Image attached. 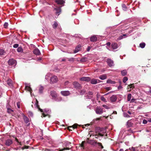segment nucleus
Returning <instances> with one entry per match:
<instances>
[{
    "label": "nucleus",
    "instance_id": "09e8293b",
    "mask_svg": "<svg viewBox=\"0 0 151 151\" xmlns=\"http://www.w3.org/2000/svg\"><path fill=\"white\" fill-rule=\"evenodd\" d=\"M8 25V24L7 22H5L4 24V27L5 28L7 27Z\"/></svg>",
    "mask_w": 151,
    "mask_h": 151
},
{
    "label": "nucleus",
    "instance_id": "f03ea898",
    "mask_svg": "<svg viewBox=\"0 0 151 151\" xmlns=\"http://www.w3.org/2000/svg\"><path fill=\"white\" fill-rule=\"evenodd\" d=\"M46 80L50 83H56L58 81V78L57 76H45V81Z\"/></svg>",
    "mask_w": 151,
    "mask_h": 151
},
{
    "label": "nucleus",
    "instance_id": "f704fd0d",
    "mask_svg": "<svg viewBox=\"0 0 151 151\" xmlns=\"http://www.w3.org/2000/svg\"><path fill=\"white\" fill-rule=\"evenodd\" d=\"M127 125L128 127H130L132 126V124L131 122L130 121H128L127 123Z\"/></svg>",
    "mask_w": 151,
    "mask_h": 151
},
{
    "label": "nucleus",
    "instance_id": "a19ab883",
    "mask_svg": "<svg viewBox=\"0 0 151 151\" xmlns=\"http://www.w3.org/2000/svg\"><path fill=\"white\" fill-rule=\"evenodd\" d=\"M119 83H120V85L119 86H118V90H122L123 87H122V86L121 85V81H119Z\"/></svg>",
    "mask_w": 151,
    "mask_h": 151
},
{
    "label": "nucleus",
    "instance_id": "473e14b6",
    "mask_svg": "<svg viewBox=\"0 0 151 151\" xmlns=\"http://www.w3.org/2000/svg\"><path fill=\"white\" fill-rule=\"evenodd\" d=\"M17 51L18 52H22L23 51V50L22 48L21 47H19L17 49Z\"/></svg>",
    "mask_w": 151,
    "mask_h": 151
},
{
    "label": "nucleus",
    "instance_id": "aec40b11",
    "mask_svg": "<svg viewBox=\"0 0 151 151\" xmlns=\"http://www.w3.org/2000/svg\"><path fill=\"white\" fill-rule=\"evenodd\" d=\"M112 48L114 49H116L118 48V46L117 44L116 43H112L111 45Z\"/></svg>",
    "mask_w": 151,
    "mask_h": 151
},
{
    "label": "nucleus",
    "instance_id": "2eb2a0df",
    "mask_svg": "<svg viewBox=\"0 0 151 151\" xmlns=\"http://www.w3.org/2000/svg\"><path fill=\"white\" fill-rule=\"evenodd\" d=\"M6 108L7 109V112L8 113L12 114V113L14 112L13 110L11 108H10V106H9L8 105L6 106Z\"/></svg>",
    "mask_w": 151,
    "mask_h": 151
},
{
    "label": "nucleus",
    "instance_id": "20e7f679",
    "mask_svg": "<svg viewBox=\"0 0 151 151\" xmlns=\"http://www.w3.org/2000/svg\"><path fill=\"white\" fill-rule=\"evenodd\" d=\"M96 114H100L103 113V109L100 107H98L95 110Z\"/></svg>",
    "mask_w": 151,
    "mask_h": 151
},
{
    "label": "nucleus",
    "instance_id": "5fc2aeb1",
    "mask_svg": "<svg viewBox=\"0 0 151 151\" xmlns=\"http://www.w3.org/2000/svg\"><path fill=\"white\" fill-rule=\"evenodd\" d=\"M123 38V36L122 35H121L120 36L119 38H118V40H120L122 39Z\"/></svg>",
    "mask_w": 151,
    "mask_h": 151
},
{
    "label": "nucleus",
    "instance_id": "a18cd8bd",
    "mask_svg": "<svg viewBox=\"0 0 151 151\" xmlns=\"http://www.w3.org/2000/svg\"><path fill=\"white\" fill-rule=\"evenodd\" d=\"M54 70L56 72H59L60 70L58 67H56L54 69Z\"/></svg>",
    "mask_w": 151,
    "mask_h": 151
},
{
    "label": "nucleus",
    "instance_id": "1a4fd4ad",
    "mask_svg": "<svg viewBox=\"0 0 151 151\" xmlns=\"http://www.w3.org/2000/svg\"><path fill=\"white\" fill-rule=\"evenodd\" d=\"M80 80L81 81H85L86 82H88L91 80V78L89 77H83L80 79Z\"/></svg>",
    "mask_w": 151,
    "mask_h": 151
},
{
    "label": "nucleus",
    "instance_id": "4d7b16f0",
    "mask_svg": "<svg viewBox=\"0 0 151 151\" xmlns=\"http://www.w3.org/2000/svg\"><path fill=\"white\" fill-rule=\"evenodd\" d=\"M93 92H89L87 94L90 96H92L93 95Z\"/></svg>",
    "mask_w": 151,
    "mask_h": 151
},
{
    "label": "nucleus",
    "instance_id": "7c9ffc66",
    "mask_svg": "<svg viewBox=\"0 0 151 151\" xmlns=\"http://www.w3.org/2000/svg\"><path fill=\"white\" fill-rule=\"evenodd\" d=\"M85 99H91L92 98V96H90L89 95H88L87 94L86 96H85Z\"/></svg>",
    "mask_w": 151,
    "mask_h": 151
},
{
    "label": "nucleus",
    "instance_id": "774afa93",
    "mask_svg": "<svg viewBox=\"0 0 151 151\" xmlns=\"http://www.w3.org/2000/svg\"><path fill=\"white\" fill-rule=\"evenodd\" d=\"M147 121L148 122H151V118H150V119H147Z\"/></svg>",
    "mask_w": 151,
    "mask_h": 151
},
{
    "label": "nucleus",
    "instance_id": "412c9836",
    "mask_svg": "<svg viewBox=\"0 0 151 151\" xmlns=\"http://www.w3.org/2000/svg\"><path fill=\"white\" fill-rule=\"evenodd\" d=\"M55 1L58 4H62L65 3L63 0H55Z\"/></svg>",
    "mask_w": 151,
    "mask_h": 151
},
{
    "label": "nucleus",
    "instance_id": "bf43d9fd",
    "mask_svg": "<svg viewBox=\"0 0 151 151\" xmlns=\"http://www.w3.org/2000/svg\"><path fill=\"white\" fill-rule=\"evenodd\" d=\"M81 94L82 95L83 94V93H84L85 92L83 90H80V92Z\"/></svg>",
    "mask_w": 151,
    "mask_h": 151
},
{
    "label": "nucleus",
    "instance_id": "bb28decb",
    "mask_svg": "<svg viewBox=\"0 0 151 151\" xmlns=\"http://www.w3.org/2000/svg\"><path fill=\"white\" fill-rule=\"evenodd\" d=\"M5 53V52L3 49H0V56L4 55Z\"/></svg>",
    "mask_w": 151,
    "mask_h": 151
},
{
    "label": "nucleus",
    "instance_id": "72a5a7b5",
    "mask_svg": "<svg viewBox=\"0 0 151 151\" xmlns=\"http://www.w3.org/2000/svg\"><path fill=\"white\" fill-rule=\"evenodd\" d=\"M91 83L92 84H96L97 83V82L96 79H93L91 81Z\"/></svg>",
    "mask_w": 151,
    "mask_h": 151
},
{
    "label": "nucleus",
    "instance_id": "c9c22d12",
    "mask_svg": "<svg viewBox=\"0 0 151 151\" xmlns=\"http://www.w3.org/2000/svg\"><path fill=\"white\" fill-rule=\"evenodd\" d=\"M67 59H68V60L69 61L72 62H74L75 59L74 58H67Z\"/></svg>",
    "mask_w": 151,
    "mask_h": 151
},
{
    "label": "nucleus",
    "instance_id": "864d4df0",
    "mask_svg": "<svg viewBox=\"0 0 151 151\" xmlns=\"http://www.w3.org/2000/svg\"><path fill=\"white\" fill-rule=\"evenodd\" d=\"M102 106L105 108L106 109H109V107L107 105H102Z\"/></svg>",
    "mask_w": 151,
    "mask_h": 151
},
{
    "label": "nucleus",
    "instance_id": "2f4dec72",
    "mask_svg": "<svg viewBox=\"0 0 151 151\" xmlns=\"http://www.w3.org/2000/svg\"><path fill=\"white\" fill-rule=\"evenodd\" d=\"M70 148L68 147H66V148H64L63 149H60V148H59L57 149V150H59V151H63L64 150H69Z\"/></svg>",
    "mask_w": 151,
    "mask_h": 151
},
{
    "label": "nucleus",
    "instance_id": "3c124183",
    "mask_svg": "<svg viewBox=\"0 0 151 151\" xmlns=\"http://www.w3.org/2000/svg\"><path fill=\"white\" fill-rule=\"evenodd\" d=\"M128 86H129V87L130 88H133V87H134V84H131L129 85ZM131 90V89H130L129 91H130Z\"/></svg>",
    "mask_w": 151,
    "mask_h": 151
},
{
    "label": "nucleus",
    "instance_id": "f257e3e1",
    "mask_svg": "<svg viewBox=\"0 0 151 151\" xmlns=\"http://www.w3.org/2000/svg\"><path fill=\"white\" fill-rule=\"evenodd\" d=\"M32 103L34 104V107L38 108L41 112H42V116L41 117H45L48 115V114L50 113V110L47 109H45L43 110L40 108L38 104V101L37 99L34 100L32 102Z\"/></svg>",
    "mask_w": 151,
    "mask_h": 151
},
{
    "label": "nucleus",
    "instance_id": "f3484780",
    "mask_svg": "<svg viewBox=\"0 0 151 151\" xmlns=\"http://www.w3.org/2000/svg\"><path fill=\"white\" fill-rule=\"evenodd\" d=\"M12 143V141L10 139H7L5 142L6 145L9 146Z\"/></svg>",
    "mask_w": 151,
    "mask_h": 151
},
{
    "label": "nucleus",
    "instance_id": "423d86ee",
    "mask_svg": "<svg viewBox=\"0 0 151 151\" xmlns=\"http://www.w3.org/2000/svg\"><path fill=\"white\" fill-rule=\"evenodd\" d=\"M25 89L29 91L30 92L31 95H32V90L31 89V88L30 87V85L28 83H25Z\"/></svg>",
    "mask_w": 151,
    "mask_h": 151
},
{
    "label": "nucleus",
    "instance_id": "6e6d98bb",
    "mask_svg": "<svg viewBox=\"0 0 151 151\" xmlns=\"http://www.w3.org/2000/svg\"><path fill=\"white\" fill-rule=\"evenodd\" d=\"M127 131L129 132L130 133H133L134 132L131 129H129Z\"/></svg>",
    "mask_w": 151,
    "mask_h": 151
},
{
    "label": "nucleus",
    "instance_id": "9b49d317",
    "mask_svg": "<svg viewBox=\"0 0 151 151\" xmlns=\"http://www.w3.org/2000/svg\"><path fill=\"white\" fill-rule=\"evenodd\" d=\"M60 93L62 95L65 96H68L70 94V92L68 91H62Z\"/></svg>",
    "mask_w": 151,
    "mask_h": 151
},
{
    "label": "nucleus",
    "instance_id": "a211bd4d",
    "mask_svg": "<svg viewBox=\"0 0 151 151\" xmlns=\"http://www.w3.org/2000/svg\"><path fill=\"white\" fill-rule=\"evenodd\" d=\"M117 99V98L116 96L114 95H112L110 97V100L112 102L115 101Z\"/></svg>",
    "mask_w": 151,
    "mask_h": 151
},
{
    "label": "nucleus",
    "instance_id": "ea45409f",
    "mask_svg": "<svg viewBox=\"0 0 151 151\" xmlns=\"http://www.w3.org/2000/svg\"><path fill=\"white\" fill-rule=\"evenodd\" d=\"M95 144L98 145V146L99 147H101V149H103L104 148L103 146L102 145V144L101 143H99V142H95Z\"/></svg>",
    "mask_w": 151,
    "mask_h": 151
},
{
    "label": "nucleus",
    "instance_id": "69168bd1",
    "mask_svg": "<svg viewBox=\"0 0 151 151\" xmlns=\"http://www.w3.org/2000/svg\"><path fill=\"white\" fill-rule=\"evenodd\" d=\"M17 107L18 108H20V105L19 102L17 103Z\"/></svg>",
    "mask_w": 151,
    "mask_h": 151
},
{
    "label": "nucleus",
    "instance_id": "e433bc0d",
    "mask_svg": "<svg viewBox=\"0 0 151 151\" xmlns=\"http://www.w3.org/2000/svg\"><path fill=\"white\" fill-rule=\"evenodd\" d=\"M27 113L28 116L29 117H32L33 116V114L32 112L30 111H29Z\"/></svg>",
    "mask_w": 151,
    "mask_h": 151
},
{
    "label": "nucleus",
    "instance_id": "4468645a",
    "mask_svg": "<svg viewBox=\"0 0 151 151\" xmlns=\"http://www.w3.org/2000/svg\"><path fill=\"white\" fill-rule=\"evenodd\" d=\"M22 116L24 122L26 124H27L29 122V120L28 118L24 114H22Z\"/></svg>",
    "mask_w": 151,
    "mask_h": 151
},
{
    "label": "nucleus",
    "instance_id": "58836bf2",
    "mask_svg": "<svg viewBox=\"0 0 151 151\" xmlns=\"http://www.w3.org/2000/svg\"><path fill=\"white\" fill-rule=\"evenodd\" d=\"M132 95L131 93H129L128 94L127 96V100L128 101H130Z\"/></svg>",
    "mask_w": 151,
    "mask_h": 151
},
{
    "label": "nucleus",
    "instance_id": "4c0bfd02",
    "mask_svg": "<svg viewBox=\"0 0 151 151\" xmlns=\"http://www.w3.org/2000/svg\"><path fill=\"white\" fill-rule=\"evenodd\" d=\"M87 60V58H83L80 60V62H85Z\"/></svg>",
    "mask_w": 151,
    "mask_h": 151
},
{
    "label": "nucleus",
    "instance_id": "0eeeda50",
    "mask_svg": "<svg viewBox=\"0 0 151 151\" xmlns=\"http://www.w3.org/2000/svg\"><path fill=\"white\" fill-rule=\"evenodd\" d=\"M8 63L9 65H15L16 64V61L13 59H10L8 61Z\"/></svg>",
    "mask_w": 151,
    "mask_h": 151
},
{
    "label": "nucleus",
    "instance_id": "603ef678",
    "mask_svg": "<svg viewBox=\"0 0 151 151\" xmlns=\"http://www.w3.org/2000/svg\"><path fill=\"white\" fill-rule=\"evenodd\" d=\"M129 150H133V151H136L135 147H132L131 148H129Z\"/></svg>",
    "mask_w": 151,
    "mask_h": 151
},
{
    "label": "nucleus",
    "instance_id": "c03bdc74",
    "mask_svg": "<svg viewBox=\"0 0 151 151\" xmlns=\"http://www.w3.org/2000/svg\"><path fill=\"white\" fill-rule=\"evenodd\" d=\"M101 100L103 101L104 102H106V99L104 98V97L103 96H102L101 98Z\"/></svg>",
    "mask_w": 151,
    "mask_h": 151
},
{
    "label": "nucleus",
    "instance_id": "13d9d810",
    "mask_svg": "<svg viewBox=\"0 0 151 151\" xmlns=\"http://www.w3.org/2000/svg\"><path fill=\"white\" fill-rule=\"evenodd\" d=\"M148 121L147 120H146L145 119H143V123L144 124H146L147 122Z\"/></svg>",
    "mask_w": 151,
    "mask_h": 151
},
{
    "label": "nucleus",
    "instance_id": "052dcab7",
    "mask_svg": "<svg viewBox=\"0 0 151 151\" xmlns=\"http://www.w3.org/2000/svg\"><path fill=\"white\" fill-rule=\"evenodd\" d=\"M106 89L108 91H109L111 89V88L110 87H107L106 88Z\"/></svg>",
    "mask_w": 151,
    "mask_h": 151
},
{
    "label": "nucleus",
    "instance_id": "680f3d73",
    "mask_svg": "<svg viewBox=\"0 0 151 151\" xmlns=\"http://www.w3.org/2000/svg\"><path fill=\"white\" fill-rule=\"evenodd\" d=\"M135 99H132L130 100V102L132 103L134 102Z\"/></svg>",
    "mask_w": 151,
    "mask_h": 151
},
{
    "label": "nucleus",
    "instance_id": "5701e85b",
    "mask_svg": "<svg viewBox=\"0 0 151 151\" xmlns=\"http://www.w3.org/2000/svg\"><path fill=\"white\" fill-rule=\"evenodd\" d=\"M106 83L112 84L116 83V82L114 81H113L111 79H109L107 81Z\"/></svg>",
    "mask_w": 151,
    "mask_h": 151
},
{
    "label": "nucleus",
    "instance_id": "7ed1b4c3",
    "mask_svg": "<svg viewBox=\"0 0 151 151\" xmlns=\"http://www.w3.org/2000/svg\"><path fill=\"white\" fill-rule=\"evenodd\" d=\"M73 85L74 88L76 89H80L81 88V86L80 84L77 82H74L73 83Z\"/></svg>",
    "mask_w": 151,
    "mask_h": 151
},
{
    "label": "nucleus",
    "instance_id": "c85d7f7f",
    "mask_svg": "<svg viewBox=\"0 0 151 151\" xmlns=\"http://www.w3.org/2000/svg\"><path fill=\"white\" fill-rule=\"evenodd\" d=\"M122 6L123 10L125 11L127 10V8L124 4H122Z\"/></svg>",
    "mask_w": 151,
    "mask_h": 151
},
{
    "label": "nucleus",
    "instance_id": "6e6552de",
    "mask_svg": "<svg viewBox=\"0 0 151 151\" xmlns=\"http://www.w3.org/2000/svg\"><path fill=\"white\" fill-rule=\"evenodd\" d=\"M54 11H55V14L58 16L61 12V8L60 7H57L54 8Z\"/></svg>",
    "mask_w": 151,
    "mask_h": 151
},
{
    "label": "nucleus",
    "instance_id": "79ce46f5",
    "mask_svg": "<svg viewBox=\"0 0 151 151\" xmlns=\"http://www.w3.org/2000/svg\"><path fill=\"white\" fill-rule=\"evenodd\" d=\"M128 78L126 77H125L123 79V82L124 83H125L128 80Z\"/></svg>",
    "mask_w": 151,
    "mask_h": 151
},
{
    "label": "nucleus",
    "instance_id": "37998d69",
    "mask_svg": "<svg viewBox=\"0 0 151 151\" xmlns=\"http://www.w3.org/2000/svg\"><path fill=\"white\" fill-rule=\"evenodd\" d=\"M99 78L101 80H104L106 78V76H99Z\"/></svg>",
    "mask_w": 151,
    "mask_h": 151
},
{
    "label": "nucleus",
    "instance_id": "0e129e2a",
    "mask_svg": "<svg viewBox=\"0 0 151 151\" xmlns=\"http://www.w3.org/2000/svg\"><path fill=\"white\" fill-rule=\"evenodd\" d=\"M133 31V29H132L131 30H130L129 32H128V35H129V34H130V33L132 32Z\"/></svg>",
    "mask_w": 151,
    "mask_h": 151
},
{
    "label": "nucleus",
    "instance_id": "4be33fe9",
    "mask_svg": "<svg viewBox=\"0 0 151 151\" xmlns=\"http://www.w3.org/2000/svg\"><path fill=\"white\" fill-rule=\"evenodd\" d=\"M40 87L39 88V92L41 94L43 93V91L44 90V87L41 85H40Z\"/></svg>",
    "mask_w": 151,
    "mask_h": 151
},
{
    "label": "nucleus",
    "instance_id": "cd10ccee",
    "mask_svg": "<svg viewBox=\"0 0 151 151\" xmlns=\"http://www.w3.org/2000/svg\"><path fill=\"white\" fill-rule=\"evenodd\" d=\"M106 45H107V46H106L107 49L109 50H111V49L110 48V43L108 42L106 43Z\"/></svg>",
    "mask_w": 151,
    "mask_h": 151
},
{
    "label": "nucleus",
    "instance_id": "f8f14e48",
    "mask_svg": "<svg viewBox=\"0 0 151 151\" xmlns=\"http://www.w3.org/2000/svg\"><path fill=\"white\" fill-rule=\"evenodd\" d=\"M50 95L52 97V99H54L55 98H56L57 96V94L56 92L55 91H52L51 92Z\"/></svg>",
    "mask_w": 151,
    "mask_h": 151
},
{
    "label": "nucleus",
    "instance_id": "338daca9",
    "mask_svg": "<svg viewBox=\"0 0 151 151\" xmlns=\"http://www.w3.org/2000/svg\"><path fill=\"white\" fill-rule=\"evenodd\" d=\"M66 144L65 146L66 147L67 146L70 144V143L68 142H66Z\"/></svg>",
    "mask_w": 151,
    "mask_h": 151
},
{
    "label": "nucleus",
    "instance_id": "de8ad7c7",
    "mask_svg": "<svg viewBox=\"0 0 151 151\" xmlns=\"http://www.w3.org/2000/svg\"><path fill=\"white\" fill-rule=\"evenodd\" d=\"M124 116L125 117H129V116L128 115L127 113H124Z\"/></svg>",
    "mask_w": 151,
    "mask_h": 151
},
{
    "label": "nucleus",
    "instance_id": "a878e982",
    "mask_svg": "<svg viewBox=\"0 0 151 151\" xmlns=\"http://www.w3.org/2000/svg\"><path fill=\"white\" fill-rule=\"evenodd\" d=\"M58 25V23L56 22H54V24H53L52 26L54 29H56Z\"/></svg>",
    "mask_w": 151,
    "mask_h": 151
},
{
    "label": "nucleus",
    "instance_id": "c756f323",
    "mask_svg": "<svg viewBox=\"0 0 151 151\" xmlns=\"http://www.w3.org/2000/svg\"><path fill=\"white\" fill-rule=\"evenodd\" d=\"M145 44L144 42H142L140 43L139 44L140 47L142 48H143L145 47Z\"/></svg>",
    "mask_w": 151,
    "mask_h": 151
},
{
    "label": "nucleus",
    "instance_id": "e2e57ef3",
    "mask_svg": "<svg viewBox=\"0 0 151 151\" xmlns=\"http://www.w3.org/2000/svg\"><path fill=\"white\" fill-rule=\"evenodd\" d=\"M91 48V47H90V46L88 47L87 49V51H88V52L89 51H90V50Z\"/></svg>",
    "mask_w": 151,
    "mask_h": 151
},
{
    "label": "nucleus",
    "instance_id": "9d476101",
    "mask_svg": "<svg viewBox=\"0 0 151 151\" xmlns=\"http://www.w3.org/2000/svg\"><path fill=\"white\" fill-rule=\"evenodd\" d=\"M97 35H93L91 36L90 38V41L92 42H95L97 40Z\"/></svg>",
    "mask_w": 151,
    "mask_h": 151
},
{
    "label": "nucleus",
    "instance_id": "b1692460",
    "mask_svg": "<svg viewBox=\"0 0 151 151\" xmlns=\"http://www.w3.org/2000/svg\"><path fill=\"white\" fill-rule=\"evenodd\" d=\"M121 72L122 76H125L127 74V71L126 70H124L121 71Z\"/></svg>",
    "mask_w": 151,
    "mask_h": 151
},
{
    "label": "nucleus",
    "instance_id": "49530a36",
    "mask_svg": "<svg viewBox=\"0 0 151 151\" xmlns=\"http://www.w3.org/2000/svg\"><path fill=\"white\" fill-rule=\"evenodd\" d=\"M77 124H75L73 125L72 127L70 126V127H69V128H72L73 129V128H77Z\"/></svg>",
    "mask_w": 151,
    "mask_h": 151
},
{
    "label": "nucleus",
    "instance_id": "39448f33",
    "mask_svg": "<svg viewBox=\"0 0 151 151\" xmlns=\"http://www.w3.org/2000/svg\"><path fill=\"white\" fill-rule=\"evenodd\" d=\"M106 62L108 65L110 67L114 65V61L108 58L107 59Z\"/></svg>",
    "mask_w": 151,
    "mask_h": 151
},
{
    "label": "nucleus",
    "instance_id": "ddd939ff",
    "mask_svg": "<svg viewBox=\"0 0 151 151\" xmlns=\"http://www.w3.org/2000/svg\"><path fill=\"white\" fill-rule=\"evenodd\" d=\"M33 52L36 55H39L41 53L40 50L37 48L35 49Z\"/></svg>",
    "mask_w": 151,
    "mask_h": 151
},
{
    "label": "nucleus",
    "instance_id": "393cba45",
    "mask_svg": "<svg viewBox=\"0 0 151 151\" xmlns=\"http://www.w3.org/2000/svg\"><path fill=\"white\" fill-rule=\"evenodd\" d=\"M54 99L56 101L59 102L62 100V99L60 97H57V96L56 97V98H55Z\"/></svg>",
    "mask_w": 151,
    "mask_h": 151
},
{
    "label": "nucleus",
    "instance_id": "dca6fc26",
    "mask_svg": "<svg viewBox=\"0 0 151 151\" xmlns=\"http://www.w3.org/2000/svg\"><path fill=\"white\" fill-rule=\"evenodd\" d=\"M81 45H78L75 48V50H74V53H76L78 52L80 50Z\"/></svg>",
    "mask_w": 151,
    "mask_h": 151
},
{
    "label": "nucleus",
    "instance_id": "6ab92c4d",
    "mask_svg": "<svg viewBox=\"0 0 151 151\" xmlns=\"http://www.w3.org/2000/svg\"><path fill=\"white\" fill-rule=\"evenodd\" d=\"M7 84L10 86H13V81L11 79H9L7 81Z\"/></svg>",
    "mask_w": 151,
    "mask_h": 151
},
{
    "label": "nucleus",
    "instance_id": "8fccbe9b",
    "mask_svg": "<svg viewBox=\"0 0 151 151\" xmlns=\"http://www.w3.org/2000/svg\"><path fill=\"white\" fill-rule=\"evenodd\" d=\"M18 46L19 45L18 44H16L13 45V47L14 48H17V47H18Z\"/></svg>",
    "mask_w": 151,
    "mask_h": 151
}]
</instances>
